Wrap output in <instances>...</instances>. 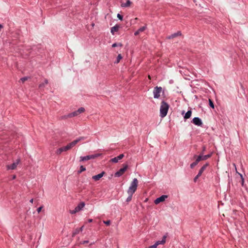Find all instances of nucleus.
I'll return each instance as SVG.
<instances>
[{
    "label": "nucleus",
    "mask_w": 248,
    "mask_h": 248,
    "mask_svg": "<svg viewBox=\"0 0 248 248\" xmlns=\"http://www.w3.org/2000/svg\"><path fill=\"white\" fill-rule=\"evenodd\" d=\"M20 162V159L19 158H18L13 163L11 164V165H7L6 166L7 169L8 170H14L16 169L17 165L19 164Z\"/></svg>",
    "instance_id": "obj_6"
},
{
    "label": "nucleus",
    "mask_w": 248,
    "mask_h": 248,
    "mask_svg": "<svg viewBox=\"0 0 248 248\" xmlns=\"http://www.w3.org/2000/svg\"><path fill=\"white\" fill-rule=\"evenodd\" d=\"M85 206V203L84 202H80L77 206L75 207L74 210H70L69 212L71 214H75L83 209Z\"/></svg>",
    "instance_id": "obj_4"
},
{
    "label": "nucleus",
    "mask_w": 248,
    "mask_h": 248,
    "mask_svg": "<svg viewBox=\"0 0 248 248\" xmlns=\"http://www.w3.org/2000/svg\"><path fill=\"white\" fill-rule=\"evenodd\" d=\"M62 150H63V152L66 151L68 150L67 149V148L66 147V146H64V147H62Z\"/></svg>",
    "instance_id": "obj_38"
},
{
    "label": "nucleus",
    "mask_w": 248,
    "mask_h": 248,
    "mask_svg": "<svg viewBox=\"0 0 248 248\" xmlns=\"http://www.w3.org/2000/svg\"><path fill=\"white\" fill-rule=\"evenodd\" d=\"M92 158H93V155H87L86 156H81L80 157V161H86V160H88L90 159H92Z\"/></svg>",
    "instance_id": "obj_15"
},
{
    "label": "nucleus",
    "mask_w": 248,
    "mask_h": 248,
    "mask_svg": "<svg viewBox=\"0 0 248 248\" xmlns=\"http://www.w3.org/2000/svg\"><path fill=\"white\" fill-rule=\"evenodd\" d=\"M162 91V88L161 87H155L154 88L153 93L155 98H158L160 96V93Z\"/></svg>",
    "instance_id": "obj_5"
},
{
    "label": "nucleus",
    "mask_w": 248,
    "mask_h": 248,
    "mask_svg": "<svg viewBox=\"0 0 248 248\" xmlns=\"http://www.w3.org/2000/svg\"><path fill=\"white\" fill-rule=\"evenodd\" d=\"M120 28V26L119 25H115V26L113 27L111 29V32L114 34L115 32H117L119 31V29Z\"/></svg>",
    "instance_id": "obj_17"
},
{
    "label": "nucleus",
    "mask_w": 248,
    "mask_h": 248,
    "mask_svg": "<svg viewBox=\"0 0 248 248\" xmlns=\"http://www.w3.org/2000/svg\"><path fill=\"white\" fill-rule=\"evenodd\" d=\"M100 155L99 154H94V158L99 156Z\"/></svg>",
    "instance_id": "obj_40"
},
{
    "label": "nucleus",
    "mask_w": 248,
    "mask_h": 248,
    "mask_svg": "<svg viewBox=\"0 0 248 248\" xmlns=\"http://www.w3.org/2000/svg\"><path fill=\"white\" fill-rule=\"evenodd\" d=\"M194 124L198 126H201L202 124V120L198 117H195L192 122Z\"/></svg>",
    "instance_id": "obj_11"
},
{
    "label": "nucleus",
    "mask_w": 248,
    "mask_h": 248,
    "mask_svg": "<svg viewBox=\"0 0 248 248\" xmlns=\"http://www.w3.org/2000/svg\"><path fill=\"white\" fill-rule=\"evenodd\" d=\"M180 35H181V32L180 31H178L177 32L174 33L168 36L167 38L170 39Z\"/></svg>",
    "instance_id": "obj_13"
},
{
    "label": "nucleus",
    "mask_w": 248,
    "mask_h": 248,
    "mask_svg": "<svg viewBox=\"0 0 248 248\" xmlns=\"http://www.w3.org/2000/svg\"><path fill=\"white\" fill-rule=\"evenodd\" d=\"M137 19H138V18H137V17H136V18H135V20H137Z\"/></svg>",
    "instance_id": "obj_49"
},
{
    "label": "nucleus",
    "mask_w": 248,
    "mask_h": 248,
    "mask_svg": "<svg viewBox=\"0 0 248 248\" xmlns=\"http://www.w3.org/2000/svg\"><path fill=\"white\" fill-rule=\"evenodd\" d=\"M211 155H212V154H209V155H202V160H205L207 159H208V158L210 157L211 156Z\"/></svg>",
    "instance_id": "obj_23"
},
{
    "label": "nucleus",
    "mask_w": 248,
    "mask_h": 248,
    "mask_svg": "<svg viewBox=\"0 0 248 248\" xmlns=\"http://www.w3.org/2000/svg\"><path fill=\"white\" fill-rule=\"evenodd\" d=\"M16 176L15 175H14L13 176L12 179H16Z\"/></svg>",
    "instance_id": "obj_45"
},
{
    "label": "nucleus",
    "mask_w": 248,
    "mask_h": 248,
    "mask_svg": "<svg viewBox=\"0 0 248 248\" xmlns=\"http://www.w3.org/2000/svg\"><path fill=\"white\" fill-rule=\"evenodd\" d=\"M208 165L209 164L208 163H206L201 168L198 173L199 176H201L203 172L206 169L207 167L208 166Z\"/></svg>",
    "instance_id": "obj_14"
},
{
    "label": "nucleus",
    "mask_w": 248,
    "mask_h": 248,
    "mask_svg": "<svg viewBox=\"0 0 248 248\" xmlns=\"http://www.w3.org/2000/svg\"><path fill=\"white\" fill-rule=\"evenodd\" d=\"M43 206H41L40 207H39L37 209V211L38 212V213H40L42 210V209L43 208Z\"/></svg>",
    "instance_id": "obj_36"
},
{
    "label": "nucleus",
    "mask_w": 248,
    "mask_h": 248,
    "mask_svg": "<svg viewBox=\"0 0 248 248\" xmlns=\"http://www.w3.org/2000/svg\"><path fill=\"white\" fill-rule=\"evenodd\" d=\"M138 185V181L137 178H134L131 183V185L129 186L127 193L128 194H133L136 191Z\"/></svg>",
    "instance_id": "obj_2"
},
{
    "label": "nucleus",
    "mask_w": 248,
    "mask_h": 248,
    "mask_svg": "<svg viewBox=\"0 0 248 248\" xmlns=\"http://www.w3.org/2000/svg\"><path fill=\"white\" fill-rule=\"evenodd\" d=\"M62 150H63V152L66 151L68 150L67 149V148L66 147V146H64V147H62Z\"/></svg>",
    "instance_id": "obj_37"
},
{
    "label": "nucleus",
    "mask_w": 248,
    "mask_h": 248,
    "mask_svg": "<svg viewBox=\"0 0 248 248\" xmlns=\"http://www.w3.org/2000/svg\"><path fill=\"white\" fill-rule=\"evenodd\" d=\"M131 4V2L129 0H128L126 3H122L121 6L124 7H128Z\"/></svg>",
    "instance_id": "obj_21"
},
{
    "label": "nucleus",
    "mask_w": 248,
    "mask_h": 248,
    "mask_svg": "<svg viewBox=\"0 0 248 248\" xmlns=\"http://www.w3.org/2000/svg\"><path fill=\"white\" fill-rule=\"evenodd\" d=\"M85 170H86V169H85V168L84 166H81L80 168V170H79V172H81Z\"/></svg>",
    "instance_id": "obj_30"
},
{
    "label": "nucleus",
    "mask_w": 248,
    "mask_h": 248,
    "mask_svg": "<svg viewBox=\"0 0 248 248\" xmlns=\"http://www.w3.org/2000/svg\"><path fill=\"white\" fill-rule=\"evenodd\" d=\"M201 176H199V174H198L196 177L194 178V182H196L197 179L200 177Z\"/></svg>",
    "instance_id": "obj_34"
},
{
    "label": "nucleus",
    "mask_w": 248,
    "mask_h": 248,
    "mask_svg": "<svg viewBox=\"0 0 248 248\" xmlns=\"http://www.w3.org/2000/svg\"><path fill=\"white\" fill-rule=\"evenodd\" d=\"M122 58V57L121 56V54H119L117 57V63H118L120 61V60Z\"/></svg>",
    "instance_id": "obj_31"
},
{
    "label": "nucleus",
    "mask_w": 248,
    "mask_h": 248,
    "mask_svg": "<svg viewBox=\"0 0 248 248\" xmlns=\"http://www.w3.org/2000/svg\"><path fill=\"white\" fill-rule=\"evenodd\" d=\"M239 174L240 175V176L241 177V184H242V186H243L244 183V179L243 178V176H242V175L241 174L239 173Z\"/></svg>",
    "instance_id": "obj_32"
},
{
    "label": "nucleus",
    "mask_w": 248,
    "mask_h": 248,
    "mask_svg": "<svg viewBox=\"0 0 248 248\" xmlns=\"http://www.w3.org/2000/svg\"><path fill=\"white\" fill-rule=\"evenodd\" d=\"M128 195H129V196L127 197V198L126 199V201L127 202H129L131 201L133 194H131V195L128 194Z\"/></svg>",
    "instance_id": "obj_27"
},
{
    "label": "nucleus",
    "mask_w": 248,
    "mask_h": 248,
    "mask_svg": "<svg viewBox=\"0 0 248 248\" xmlns=\"http://www.w3.org/2000/svg\"><path fill=\"white\" fill-rule=\"evenodd\" d=\"M167 198H168V196L164 195H162L155 200V201L154 202L155 203V204H157L159 203L160 202H164L165 200V199Z\"/></svg>",
    "instance_id": "obj_9"
},
{
    "label": "nucleus",
    "mask_w": 248,
    "mask_h": 248,
    "mask_svg": "<svg viewBox=\"0 0 248 248\" xmlns=\"http://www.w3.org/2000/svg\"><path fill=\"white\" fill-rule=\"evenodd\" d=\"M105 174V172L103 171L101 173L98 174L94 176V181H98L101 178L103 177L104 174Z\"/></svg>",
    "instance_id": "obj_16"
},
{
    "label": "nucleus",
    "mask_w": 248,
    "mask_h": 248,
    "mask_svg": "<svg viewBox=\"0 0 248 248\" xmlns=\"http://www.w3.org/2000/svg\"><path fill=\"white\" fill-rule=\"evenodd\" d=\"M169 108V105L165 102L162 101L161 103L160 108V116L162 118L164 117L167 114Z\"/></svg>",
    "instance_id": "obj_1"
},
{
    "label": "nucleus",
    "mask_w": 248,
    "mask_h": 248,
    "mask_svg": "<svg viewBox=\"0 0 248 248\" xmlns=\"http://www.w3.org/2000/svg\"><path fill=\"white\" fill-rule=\"evenodd\" d=\"M202 155H203V153H202L201 154V155L198 156H197L196 155H195L194 156V158H196V160L199 163L200 161L201 160H202Z\"/></svg>",
    "instance_id": "obj_18"
},
{
    "label": "nucleus",
    "mask_w": 248,
    "mask_h": 248,
    "mask_svg": "<svg viewBox=\"0 0 248 248\" xmlns=\"http://www.w3.org/2000/svg\"><path fill=\"white\" fill-rule=\"evenodd\" d=\"M30 202L32 203H33V199H31V200H30Z\"/></svg>",
    "instance_id": "obj_44"
},
{
    "label": "nucleus",
    "mask_w": 248,
    "mask_h": 248,
    "mask_svg": "<svg viewBox=\"0 0 248 248\" xmlns=\"http://www.w3.org/2000/svg\"><path fill=\"white\" fill-rule=\"evenodd\" d=\"M166 237L167 236L166 235H164L163 237L162 240L161 241H157L154 245L149 247L148 248H156L159 245H163L166 242Z\"/></svg>",
    "instance_id": "obj_8"
},
{
    "label": "nucleus",
    "mask_w": 248,
    "mask_h": 248,
    "mask_svg": "<svg viewBox=\"0 0 248 248\" xmlns=\"http://www.w3.org/2000/svg\"><path fill=\"white\" fill-rule=\"evenodd\" d=\"M92 220H92V219H89L88 220V221H89V222H92Z\"/></svg>",
    "instance_id": "obj_46"
},
{
    "label": "nucleus",
    "mask_w": 248,
    "mask_h": 248,
    "mask_svg": "<svg viewBox=\"0 0 248 248\" xmlns=\"http://www.w3.org/2000/svg\"><path fill=\"white\" fill-rule=\"evenodd\" d=\"M63 151L62 150V148H59L57 151H56V154H58V155H60L61 154Z\"/></svg>",
    "instance_id": "obj_26"
},
{
    "label": "nucleus",
    "mask_w": 248,
    "mask_h": 248,
    "mask_svg": "<svg viewBox=\"0 0 248 248\" xmlns=\"http://www.w3.org/2000/svg\"><path fill=\"white\" fill-rule=\"evenodd\" d=\"M83 227L84 226H83L80 228H78L79 230H80V232H81L83 230Z\"/></svg>",
    "instance_id": "obj_42"
},
{
    "label": "nucleus",
    "mask_w": 248,
    "mask_h": 248,
    "mask_svg": "<svg viewBox=\"0 0 248 248\" xmlns=\"http://www.w3.org/2000/svg\"><path fill=\"white\" fill-rule=\"evenodd\" d=\"M117 17L121 20H123V16L119 14H117Z\"/></svg>",
    "instance_id": "obj_35"
},
{
    "label": "nucleus",
    "mask_w": 248,
    "mask_h": 248,
    "mask_svg": "<svg viewBox=\"0 0 248 248\" xmlns=\"http://www.w3.org/2000/svg\"><path fill=\"white\" fill-rule=\"evenodd\" d=\"M79 141H80V139H77V140H74L71 143L67 144L66 146V147L67 148V149L70 150V149H71L72 147L75 146Z\"/></svg>",
    "instance_id": "obj_10"
},
{
    "label": "nucleus",
    "mask_w": 248,
    "mask_h": 248,
    "mask_svg": "<svg viewBox=\"0 0 248 248\" xmlns=\"http://www.w3.org/2000/svg\"><path fill=\"white\" fill-rule=\"evenodd\" d=\"M198 164V162L196 160L195 162L191 164L190 168H193L195 166H196Z\"/></svg>",
    "instance_id": "obj_25"
},
{
    "label": "nucleus",
    "mask_w": 248,
    "mask_h": 248,
    "mask_svg": "<svg viewBox=\"0 0 248 248\" xmlns=\"http://www.w3.org/2000/svg\"><path fill=\"white\" fill-rule=\"evenodd\" d=\"M148 78L150 79L151 78L150 76H149Z\"/></svg>",
    "instance_id": "obj_48"
},
{
    "label": "nucleus",
    "mask_w": 248,
    "mask_h": 248,
    "mask_svg": "<svg viewBox=\"0 0 248 248\" xmlns=\"http://www.w3.org/2000/svg\"><path fill=\"white\" fill-rule=\"evenodd\" d=\"M146 29H147L146 26H143V27L140 28L138 30V31H139L141 32H142V31H144Z\"/></svg>",
    "instance_id": "obj_24"
},
{
    "label": "nucleus",
    "mask_w": 248,
    "mask_h": 248,
    "mask_svg": "<svg viewBox=\"0 0 248 248\" xmlns=\"http://www.w3.org/2000/svg\"><path fill=\"white\" fill-rule=\"evenodd\" d=\"M84 111H85V109L84 108H82V107L80 108L78 110H77L73 112H72L71 113H69L67 115H65V116H63L62 119H66L68 117L71 118V117H73L75 116H77L79 114L83 113Z\"/></svg>",
    "instance_id": "obj_3"
},
{
    "label": "nucleus",
    "mask_w": 248,
    "mask_h": 248,
    "mask_svg": "<svg viewBox=\"0 0 248 248\" xmlns=\"http://www.w3.org/2000/svg\"><path fill=\"white\" fill-rule=\"evenodd\" d=\"M209 105L212 108H214V103L213 102V101L210 99H209Z\"/></svg>",
    "instance_id": "obj_29"
},
{
    "label": "nucleus",
    "mask_w": 248,
    "mask_h": 248,
    "mask_svg": "<svg viewBox=\"0 0 248 248\" xmlns=\"http://www.w3.org/2000/svg\"><path fill=\"white\" fill-rule=\"evenodd\" d=\"M205 149H206L205 147L203 146V148H202V153H203V152L205 150Z\"/></svg>",
    "instance_id": "obj_43"
},
{
    "label": "nucleus",
    "mask_w": 248,
    "mask_h": 248,
    "mask_svg": "<svg viewBox=\"0 0 248 248\" xmlns=\"http://www.w3.org/2000/svg\"><path fill=\"white\" fill-rule=\"evenodd\" d=\"M124 156V154H121L117 157L111 159L110 161L113 163H117L119 160L122 159Z\"/></svg>",
    "instance_id": "obj_12"
},
{
    "label": "nucleus",
    "mask_w": 248,
    "mask_h": 248,
    "mask_svg": "<svg viewBox=\"0 0 248 248\" xmlns=\"http://www.w3.org/2000/svg\"><path fill=\"white\" fill-rule=\"evenodd\" d=\"M103 222L107 226L109 225L110 224V220L104 221Z\"/></svg>",
    "instance_id": "obj_33"
},
{
    "label": "nucleus",
    "mask_w": 248,
    "mask_h": 248,
    "mask_svg": "<svg viewBox=\"0 0 248 248\" xmlns=\"http://www.w3.org/2000/svg\"><path fill=\"white\" fill-rule=\"evenodd\" d=\"M3 28V26L0 24V29Z\"/></svg>",
    "instance_id": "obj_47"
},
{
    "label": "nucleus",
    "mask_w": 248,
    "mask_h": 248,
    "mask_svg": "<svg viewBox=\"0 0 248 248\" xmlns=\"http://www.w3.org/2000/svg\"><path fill=\"white\" fill-rule=\"evenodd\" d=\"M80 232V230L78 228H77L72 233V236H75L76 234H78Z\"/></svg>",
    "instance_id": "obj_22"
},
{
    "label": "nucleus",
    "mask_w": 248,
    "mask_h": 248,
    "mask_svg": "<svg viewBox=\"0 0 248 248\" xmlns=\"http://www.w3.org/2000/svg\"><path fill=\"white\" fill-rule=\"evenodd\" d=\"M191 114H192V111L191 110H188L186 114H185V115L184 116V119H189L191 116Z\"/></svg>",
    "instance_id": "obj_20"
},
{
    "label": "nucleus",
    "mask_w": 248,
    "mask_h": 248,
    "mask_svg": "<svg viewBox=\"0 0 248 248\" xmlns=\"http://www.w3.org/2000/svg\"><path fill=\"white\" fill-rule=\"evenodd\" d=\"M140 31H139L138 30V31H137L134 33V35H135V36H137V35H138L140 34Z\"/></svg>",
    "instance_id": "obj_39"
},
{
    "label": "nucleus",
    "mask_w": 248,
    "mask_h": 248,
    "mask_svg": "<svg viewBox=\"0 0 248 248\" xmlns=\"http://www.w3.org/2000/svg\"><path fill=\"white\" fill-rule=\"evenodd\" d=\"M48 84V80L46 79L44 81V82L41 83L39 86V88L41 89L42 88H44L46 85H47Z\"/></svg>",
    "instance_id": "obj_19"
},
{
    "label": "nucleus",
    "mask_w": 248,
    "mask_h": 248,
    "mask_svg": "<svg viewBox=\"0 0 248 248\" xmlns=\"http://www.w3.org/2000/svg\"><path fill=\"white\" fill-rule=\"evenodd\" d=\"M128 168L127 165H125L123 168H121L119 170V171H117L115 174V177H120L122 176L124 172Z\"/></svg>",
    "instance_id": "obj_7"
},
{
    "label": "nucleus",
    "mask_w": 248,
    "mask_h": 248,
    "mask_svg": "<svg viewBox=\"0 0 248 248\" xmlns=\"http://www.w3.org/2000/svg\"><path fill=\"white\" fill-rule=\"evenodd\" d=\"M28 79V78L27 77H25L21 78L20 79L19 81H22V83H24L25 81L27 80Z\"/></svg>",
    "instance_id": "obj_28"
},
{
    "label": "nucleus",
    "mask_w": 248,
    "mask_h": 248,
    "mask_svg": "<svg viewBox=\"0 0 248 248\" xmlns=\"http://www.w3.org/2000/svg\"><path fill=\"white\" fill-rule=\"evenodd\" d=\"M117 46V44H116V43H114V44H113L112 45V46L113 47H116V46Z\"/></svg>",
    "instance_id": "obj_41"
}]
</instances>
